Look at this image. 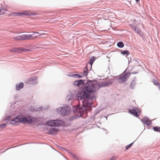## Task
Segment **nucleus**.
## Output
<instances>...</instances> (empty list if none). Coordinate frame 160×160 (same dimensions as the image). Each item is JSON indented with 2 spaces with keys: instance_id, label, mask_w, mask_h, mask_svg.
<instances>
[{
  "instance_id": "nucleus-1",
  "label": "nucleus",
  "mask_w": 160,
  "mask_h": 160,
  "mask_svg": "<svg viewBox=\"0 0 160 160\" xmlns=\"http://www.w3.org/2000/svg\"><path fill=\"white\" fill-rule=\"evenodd\" d=\"M113 83L110 80L108 82H102L100 83L96 80L93 81L88 79L86 82L84 87L78 92L76 94V98L78 100H90L91 103L92 100H93L95 97L92 96L91 97V95L93 94L96 91V89L98 86L99 88L108 86Z\"/></svg>"
},
{
  "instance_id": "nucleus-2",
  "label": "nucleus",
  "mask_w": 160,
  "mask_h": 160,
  "mask_svg": "<svg viewBox=\"0 0 160 160\" xmlns=\"http://www.w3.org/2000/svg\"><path fill=\"white\" fill-rule=\"evenodd\" d=\"M82 105H79L75 108L74 111L78 113L73 116L70 117L69 120L71 121L73 120L82 117L83 115L86 112V110L92 109V103L90 100H83L82 101Z\"/></svg>"
},
{
  "instance_id": "nucleus-3",
  "label": "nucleus",
  "mask_w": 160,
  "mask_h": 160,
  "mask_svg": "<svg viewBox=\"0 0 160 160\" xmlns=\"http://www.w3.org/2000/svg\"><path fill=\"white\" fill-rule=\"evenodd\" d=\"M37 120L35 118L31 116L25 117L22 115H18L15 118L12 119L10 121V124L13 125L16 123H22L23 124H32L36 122Z\"/></svg>"
},
{
  "instance_id": "nucleus-4",
  "label": "nucleus",
  "mask_w": 160,
  "mask_h": 160,
  "mask_svg": "<svg viewBox=\"0 0 160 160\" xmlns=\"http://www.w3.org/2000/svg\"><path fill=\"white\" fill-rule=\"evenodd\" d=\"M129 68V67L127 68L118 78V81L119 83H122L126 82L130 77L131 73L129 70H128Z\"/></svg>"
},
{
  "instance_id": "nucleus-5",
  "label": "nucleus",
  "mask_w": 160,
  "mask_h": 160,
  "mask_svg": "<svg viewBox=\"0 0 160 160\" xmlns=\"http://www.w3.org/2000/svg\"><path fill=\"white\" fill-rule=\"evenodd\" d=\"M71 111L70 108L67 106L63 107H59L57 110V112L63 116H65L68 114Z\"/></svg>"
},
{
  "instance_id": "nucleus-6",
  "label": "nucleus",
  "mask_w": 160,
  "mask_h": 160,
  "mask_svg": "<svg viewBox=\"0 0 160 160\" xmlns=\"http://www.w3.org/2000/svg\"><path fill=\"white\" fill-rule=\"evenodd\" d=\"M85 80L84 79H80L78 80L75 81L73 83V85L75 86H79L81 85H83V86L82 88L79 90L78 92L81 90L82 88H83L85 85L86 82L84 83Z\"/></svg>"
},
{
  "instance_id": "nucleus-7",
  "label": "nucleus",
  "mask_w": 160,
  "mask_h": 160,
  "mask_svg": "<svg viewBox=\"0 0 160 160\" xmlns=\"http://www.w3.org/2000/svg\"><path fill=\"white\" fill-rule=\"evenodd\" d=\"M38 82V77L35 76L33 78H29L27 82L28 84H37Z\"/></svg>"
},
{
  "instance_id": "nucleus-8",
  "label": "nucleus",
  "mask_w": 160,
  "mask_h": 160,
  "mask_svg": "<svg viewBox=\"0 0 160 160\" xmlns=\"http://www.w3.org/2000/svg\"><path fill=\"white\" fill-rule=\"evenodd\" d=\"M141 121L148 126H149L151 123V122L147 117H144L141 120Z\"/></svg>"
},
{
  "instance_id": "nucleus-9",
  "label": "nucleus",
  "mask_w": 160,
  "mask_h": 160,
  "mask_svg": "<svg viewBox=\"0 0 160 160\" xmlns=\"http://www.w3.org/2000/svg\"><path fill=\"white\" fill-rule=\"evenodd\" d=\"M58 129L57 128H51L47 132V134L48 135H54L55 133L58 132Z\"/></svg>"
},
{
  "instance_id": "nucleus-10",
  "label": "nucleus",
  "mask_w": 160,
  "mask_h": 160,
  "mask_svg": "<svg viewBox=\"0 0 160 160\" xmlns=\"http://www.w3.org/2000/svg\"><path fill=\"white\" fill-rule=\"evenodd\" d=\"M135 108V107H134L131 110L130 109H129L128 111L130 113L136 117H138V112Z\"/></svg>"
},
{
  "instance_id": "nucleus-11",
  "label": "nucleus",
  "mask_w": 160,
  "mask_h": 160,
  "mask_svg": "<svg viewBox=\"0 0 160 160\" xmlns=\"http://www.w3.org/2000/svg\"><path fill=\"white\" fill-rule=\"evenodd\" d=\"M53 127H57L60 126L61 125L62 123V121L61 120H53Z\"/></svg>"
},
{
  "instance_id": "nucleus-12",
  "label": "nucleus",
  "mask_w": 160,
  "mask_h": 160,
  "mask_svg": "<svg viewBox=\"0 0 160 160\" xmlns=\"http://www.w3.org/2000/svg\"><path fill=\"white\" fill-rule=\"evenodd\" d=\"M88 66L87 65H86L85 68H84V70L83 72H82L80 73V74H81L82 76V77H84L85 76H87L88 73Z\"/></svg>"
},
{
  "instance_id": "nucleus-13",
  "label": "nucleus",
  "mask_w": 160,
  "mask_h": 160,
  "mask_svg": "<svg viewBox=\"0 0 160 160\" xmlns=\"http://www.w3.org/2000/svg\"><path fill=\"white\" fill-rule=\"evenodd\" d=\"M136 81L137 79L136 78L134 77L132 81L130 86L129 88L131 89H134V88L136 85Z\"/></svg>"
},
{
  "instance_id": "nucleus-14",
  "label": "nucleus",
  "mask_w": 160,
  "mask_h": 160,
  "mask_svg": "<svg viewBox=\"0 0 160 160\" xmlns=\"http://www.w3.org/2000/svg\"><path fill=\"white\" fill-rule=\"evenodd\" d=\"M24 83L23 82H21L19 83H17L16 85V90H19L22 88L24 86Z\"/></svg>"
},
{
  "instance_id": "nucleus-15",
  "label": "nucleus",
  "mask_w": 160,
  "mask_h": 160,
  "mask_svg": "<svg viewBox=\"0 0 160 160\" xmlns=\"http://www.w3.org/2000/svg\"><path fill=\"white\" fill-rule=\"evenodd\" d=\"M21 15H25L29 16L31 15L35 16L37 14V13L32 12L31 13H30L29 12H28L26 11H24L22 12H21Z\"/></svg>"
},
{
  "instance_id": "nucleus-16",
  "label": "nucleus",
  "mask_w": 160,
  "mask_h": 160,
  "mask_svg": "<svg viewBox=\"0 0 160 160\" xmlns=\"http://www.w3.org/2000/svg\"><path fill=\"white\" fill-rule=\"evenodd\" d=\"M21 48H14L10 50L9 52L20 53L21 52Z\"/></svg>"
},
{
  "instance_id": "nucleus-17",
  "label": "nucleus",
  "mask_w": 160,
  "mask_h": 160,
  "mask_svg": "<svg viewBox=\"0 0 160 160\" xmlns=\"http://www.w3.org/2000/svg\"><path fill=\"white\" fill-rule=\"evenodd\" d=\"M33 35V34H30V35H27L25 34V39L26 40H30L31 39H32V37ZM37 36H34V38H35L37 37Z\"/></svg>"
},
{
  "instance_id": "nucleus-18",
  "label": "nucleus",
  "mask_w": 160,
  "mask_h": 160,
  "mask_svg": "<svg viewBox=\"0 0 160 160\" xmlns=\"http://www.w3.org/2000/svg\"><path fill=\"white\" fill-rule=\"evenodd\" d=\"M135 32H136L141 37L143 36V32L138 28V29H137Z\"/></svg>"
},
{
  "instance_id": "nucleus-19",
  "label": "nucleus",
  "mask_w": 160,
  "mask_h": 160,
  "mask_svg": "<svg viewBox=\"0 0 160 160\" xmlns=\"http://www.w3.org/2000/svg\"><path fill=\"white\" fill-rule=\"evenodd\" d=\"M74 96V94L73 93H71L70 95H68L66 97V99L68 101H70L72 99Z\"/></svg>"
},
{
  "instance_id": "nucleus-20",
  "label": "nucleus",
  "mask_w": 160,
  "mask_h": 160,
  "mask_svg": "<svg viewBox=\"0 0 160 160\" xmlns=\"http://www.w3.org/2000/svg\"><path fill=\"white\" fill-rule=\"evenodd\" d=\"M117 46L118 48H122L124 47V44L122 42L120 41L117 43Z\"/></svg>"
},
{
  "instance_id": "nucleus-21",
  "label": "nucleus",
  "mask_w": 160,
  "mask_h": 160,
  "mask_svg": "<svg viewBox=\"0 0 160 160\" xmlns=\"http://www.w3.org/2000/svg\"><path fill=\"white\" fill-rule=\"evenodd\" d=\"M121 54L123 55L126 54L127 56H128L130 54V52L128 50H125L122 51L121 52Z\"/></svg>"
},
{
  "instance_id": "nucleus-22",
  "label": "nucleus",
  "mask_w": 160,
  "mask_h": 160,
  "mask_svg": "<svg viewBox=\"0 0 160 160\" xmlns=\"http://www.w3.org/2000/svg\"><path fill=\"white\" fill-rule=\"evenodd\" d=\"M47 124L48 126L50 127H53V121L52 120H50L47 121Z\"/></svg>"
},
{
  "instance_id": "nucleus-23",
  "label": "nucleus",
  "mask_w": 160,
  "mask_h": 160,
  "mask_svg": "<svg viewBox=\"0 0 160 160\" xmlns=\"http://www.w3.org/2000/svg\"><path fill=\"white\" fill-rule=\"evenodd\" d=\"M153 130L156 132L160 133V127L158 126H155L153 127Z\"/></svg>"
},
{
  "instance_id": "nucleus-24",
  "label": "nucleus",
  "mask_w": 160,
  "mask_h": 160,
  "mask_svg": "<svg viewBox=\"0 0 160 160\" xmlns=\"http://www.w3.org/2000/svg\"><path fill=\"white\" fill-rule=\"evenodd\" d=\"M95 57L94 56H92L91 58L90 59V61H89V64H90L91 66V68L92 67V65L94 62L95 61Z\"/></svg>"
},
{
  "instance_id": "nucleus-25",
  "label": "nucleus",
  "mask_w": 160,
  "mask_h": 160,
  "mask_svg": "<svg viewBox=\"0 0 160 160\" xmlns=\"http://www.w3.org/2000/svg\"><path fill=\"white\" fill-rule=\"evenodd\" d=\"M153 83L155 85L158 86L159 90H160V84L157 82V81L155 79H153Z\"/></svg>"
},
{
  "instance_id": "nucleus-26",
  "label": "nucleus",
  "mask_w": 160,
  "mask_h": 160,
  "mask_svg": "<svg viewBox=\"0 0 160 160\" xmlns=\"http://www.w3.org/2000/svg\"><path fill=\"white\" fill-rule=\"evenodd\" d=\"M83 77L82 76V75L81 74H74V78H82Z\"/></svg>"
},
{
  "instance_id": "nucleus-27",
  "label": "nucleus",
  "mask_w": 160,
  "mask_h": 160,
  "mask_svg": "<svg viewBox=\"0 0 160 160\" xmlns=\"http://www.w3.org/2000/svg\"><path fill=\"white\" fill-rule=\"evenodd\" d=\"M67 151L68 152V153H70L71 155L75 159H77V160H79V159L78 158L76 157L74 154L73 153H72V152H71L70 151Z\"/></svg>"
},
{
  "instance_id": "nucleus-28",
  "label": "nucleus",
  "mask_w": 160,
  "mask_h": 160,
  "mask_svg": "<svg viewBox=\"0 0 160 160\" xmlns=\"http://www.w3.org/2000/svg\"><path fill=\"white\" fill-rule=\"evenodd\" d=\"M135 141H134L133 142L131 143L130 144H128V145H127L126 147V149L128 150V149L129 148H130L133 145V143Z\"/></svg>"
},
{
  "instance_id": "nucleus-29",
  "label": "nucleus",
  "mask_w": 160,
  "mask_h": 160,
  "mask_svg": "<svg viewBox=\"0 0 160 160\" xmlns=\"http://www.w3.org/2000/svg\"><path fill=\"white\" fill-rule=\"evenodd\" d=\"M6 125L7 124L5 123H3L0 124V128L2 129H4L5 128Z\"/></svg>"
},
{
  "instance_id": "nucleus-30",
  "label": "nucleus",
  "mask_w": 160,
  "mask_h": 160,
  "mask_svg": "<svg viewBox=\"0 0 160 160\" xmlns=\"http://www.w3.org/2000/svg\"><path fill=\"white\" fill-rule=\"evenodd\" d=\"M13 38L14 39L16 40H21L20 35L14 37Z\"/></svg>"
},
{
  "instance_id": "nucleus-31",
  "label": "nucleus",
  "mask_w": 160,
  "mask_h": 160,
  "mask_svg": "<svg viewBox=\"0 0 160 160\" xmlns=\"http://www.w3.org/2000/svg\"><path fill=\"white\" fill-rule=\"evenodd\" d=\"M20 36L21 39V40H26L25 34H23Z\"/></svg>"
},
{
  "instance_id": "nucleus-32",
  "label": "nucleus",
  "mask_w": 160,
  "mask_h": 160,
  "mask_svg": "<svg viewBox=\"0 0 160 160\" xmlns=\"http://www.w3.org/2000/svg\"><path fill=\"white\" fill-rule=\"evenodd\" d=\"M0 10H2V11L0 12L1 13H2L3 14L5 13L6 11H7V10L5 9H3L2 8V9H0Z\"/></svg>"
},
{
  "instance_id": "nucleus-33",
  "label": "nucleus",
  "mask_w": 160,
  "mask_h": 160,
  "mask_svg": "<svg viewBox=\"0 0 160 160\" xmlns=\"http://www.w3.org/2000/svg\"><path fill=\"white\" fill-rule=\"evenodd\" d=\"M21 52L22 51L26 52L30 51V49L21 48Z\"/></svg>"
},
{
  "instance_id": "nucleus-34",
  "label": "nucleus",
  "mask_w": 160,
  "mask_h": 160,
  "mask_svg": "<svg viewBox=\"0 0 160 160\" xmlns=\"http://www.w3.org/2000/svg\"><path fill=\"white\" fill-rule=\"evenodd\" d=\"M21 13L15 12L14 13L15 16H20L21 15Z\"/></svg>"
},
{
  "instance_id": "nucleus-35",
  "label": "nucleus",
  "mask_w": 160,
  "mask_h": 160,
  "mask_svg": "<svg viewBox=\"0 0 160 160\" xmlns=\"http://www.w3.org/2000/svg\"><path fill=\"white\" fill-rule=\"evenodd\" d=\"M10 118H11L10 117L8 116L7 117H6V118H5L4 120H6H6L8 121L10 119Z\"/></svg>"
},
{
  "instance_id": "nucleus-36",
  "label": "nucleus",
  "mask_w": 160,
  "mask_h": 160,
  "mask_svg": "<svg viewBox=\"0 0 160 160\" xmlns=\"http://www.w3.org/2000/svg\"><path fill=\"white\" fill-rule=\"evenodd\" d=\"M116 157H111L109 160H115Z\"/></svg>"
},
{
  "instance_id": "nucleus-37",
  "label": "nucleus",
  "mask_w": 160,
  "mask_h": 160,
  "mask_svg": "<svg viewBox=\"0 0 160 160\" xmlns=\"http://www.w3.org/2000/svg\"><path fill=\"white\" fill-rule=\"evenodd\" d=\"M32 32L33 33V34H33V35L35 34V33H37V34H39V36H41L42 35V34H40V33H39L38 32Z\"/></svg>"
},
{
  "instance_id": "nucleus-38",
  "label": "nucleus",
  "mask_w": 160,
  "mask_h": 160,
  "mask_svg": "<svg viewBox=\"0 0 160 160\" xmlns=\"http://www.w3.org/2000/svg\"><path fill=\"white\" fill-rule=\"evenodd\" d=\"M68 76L70 77L74 78V74H70L68 75Z\"/></svg>"
},
{
  "instance_id": "nucleus-39",
  "label": "nucleus",
  "mask_w": 160,
  "mask_h": 160,
  "mask_svg": "<svg viewBox=\"0 0 160 160\" xmlns=\"http://www.w3.org/2000/svg\"><path fill=\"white\" fill-rule=\"evenodd\" d=\"M138 72H130L131 73V74H137L138 73Z\"/></svg>"
},
{
  "instance_id": "nucleus-40",
  "label": "nucleus",
  "mask_w": 160,
  "mask_h": 160,
  "mask_svg": "<svg viewBox=\"0 0 160 160\" xmlns=\"http://www.w3.org/2000/svg\"><path fill=\"white\" fill-rule=\"evenodd\" d=\"M138 27L137 26H136L135 27V28H133V30H134V31L135 32H136V30H137V29H138Z\"/></svg>"
},
{
  "instance_id": "nucleus-41",
  "label": "nucleus",
  "mask_w": 160,
  "mask_h": 160,
  "mask_svg": "<svg viewBox=\"0 0 160 160\" xmlns=\"http://www.w3.org/2000/svg\"><path fill=\"white\" fill-rule=\"evenodd\" d=\"M136 26H134V25H131V28H132V29H133V28H135V27H136Z\"/></svg>"
},
{
  "instance_id": "nucleus-42",
  "label": "nucleus",
  "mask_w": 160,
  "mask_h": 160,
  "mask_svg": "<svg viewBox=\"0 0 160 160\" xmlns=\"http://www.w3.org/2000/svg\"><path fill=\"white\" fill-rule=\"evenodd\" d=\"M29 110L30 111H31V112H32L34 110V109L32 107H31L29 108Z\"/></svg>"
},
{
  "instance_id": "nucleus-43",
  "label": "nucleus",
  "mask_w": 160,
  "mask_h": 160,
  "mask_svg": "<svg viewBox=\"0 0 160 160\" xmlns=\"http://www.w3.org/2000/svg\"><path fill=\"white\" fill-rule=\"evenodd\" d=\"M62 150H66V151H67V150H66V149H65V148H62Z\"/></svg>"
},
{
  "instance_id": "nucleus-44",
  "label": "nucleus",
  "mask_w": 160,
  "mask_h": 160,
  "mask_svg": "<svg viewBox=\"0 0 160 160\" xmlns=\"http://www.w3.org/2000/svg\"><path fill=\"white\" fill-rule=\"evenodd\" d=\"M8 148L5 151H3V152H1V153L4 152L5 151H7V150H8Z\"/></svg>"
},
{
  "instance_id": "nucleus-45",
  "label": "nucleus",
  "mask_w": 160,
  "mask_h": 160,
  "mask_svg": "<svg viewBox=\"0 0 160 160\" xmlns=\"http://www.w3.org/2000/svg\"><path fill=\"white\" fill-rule=\"evenodd\" d=\"M139 0H135L137 2H138V1H139Z\"/></svg>"
},
{
  "instance_id": "nucleus-46",
  "label": "nucleus",
  "mask_w": 160,
  "mask_h": 160,
  "mask_svg": "<svg viewBox=\"0 0 160 160\" xmlns=\"http://www.w3.org/2000/svg\"><path fill=\"white\" fill-rule=\"evenodd\" d=\"M107 117H108V116H106H106H105V118H106V120H107Z\"/></svg>"
},
{
  "instance_id": "nucleus-47",
  "label": "nucleus",
  "mask_w": 160,
  "mask_h": 160,
  "mask_svg": "<svg viewBox=\"0 0 160 160\" xmlns=\"http://www.w3.org/2000/svg\"><path fill=\"white\" fill-rule=\"evenodd\" d=\"M2 11V10H0V11ZM2 15L1 14H0V15Z\"/></svg>"
}]
</instances>
